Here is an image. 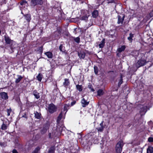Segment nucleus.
<instances>
[{"label": "nucleus", "instance_id": "1", "mask_svg": "<svg viewBox=\"0 0 153 153\" xmlns=\"http://www.w3.org/2000/svg\"><path fill=\"white\" fill-rule=\"evenodd\" d=\"M148 62L146 61L145 59V56L143 55L137 61L136 64V66L137 68H138L140 67L145 65Z\"/></svg>", "mask_w": 153, "mask_h": 153}, {"label": "nucleus", "instance_id": "2", "mask_svg": "<svg viewBox=\"0 0 153 153\" xmlns=\"http://www.w3.org/2000/svg\"><path fill=\"white\" fill-rule=\"evenodd\" d=\"M123 145V141L121 140L118 142L116 145L115 149L116 153H121V152Z\"/></svg>", "mask_w": 153, "mask_h": 153}, {"label": "nucleus", "instance_id": "3", "mask_svg": "<svg viewBox=\"0 0 153 153\" xmlns=\"http://www.w3.org/2000/svg\"><path fill=\"white\" fill-rule=\"evenodd\" d=\"M48 111L51 114H53L56 111L57 107L53 103H51L49 105L48 107Z\"/></svg>", "mask_w": 153, "mask_h": 153}, {"label": "nucleus", "instance_id": "4", "mask_svg": "<svg viewBox=\"0 0 153 153\" xmlns=\"http://www.w3.org/2000/svg\"><path fill=\"white\" fill-rule=\"evenodd\" d=\"M43 4V0H31V5L35 6L36 5H42Z\"/></svg>", "mask_w": 153, "mask_h": 153}, {"label": "nucleus", "instance_id": "5", "mask_svg": "<svg viewBox=\"0 0 153 153\" xmlns=\"http://www.w3.org/2000/svg\"><path fill=\"white\" fill-rule=\"evenodd\" d=\"M140 110L139 113L141 116L144 115L147 111V107L142 105H140Z\"/></svg>", "mask_w": 153, "mask_h": 153}, {"label": "nucleus", "instance_id": "6", "mask_svg": "<svg viewBox=\"0 0 153 153\" xmlns=\"http://www.w3.org/2000/svg\"><path fill=\"white\" fill-rule=\"evenodd\" d=\"M125 17V15L124 14H120L118 16V21L117 23L118 24H123L124 19Z\"/></svg>", "mask_w": 153, "mask_h": 153}, {"label": "nucleus", "instance_id": "7", "mask_svg": "<svg viewBox=\"0 0 153 153\" xmlns=\"http://www.w3.org/2000/svg\"><path fill=\"white\" fill-rule=\"evenodd\" d=\"M103 121H102L101 123L100 124L99 126L96 128L98 131L102 132L103 131L104 128L105 126V125H103Z\"/></svg>", "mask_w": 153, "mask_h": 153}, {"label": "nucleus", "instance_id": "8", "mask_svg": "<svg viewBox=\"0 0 153 153\" xmlns=\"http://www.w3.org/2000/svg\"><path fill=\"white\" fill-rule=\"evenodd\" d=\"M5 41L6 45H10L14 42L13 40H11L8 36H4Z\"/></svg>", "mask_w": 153, "mask_h": 153}, {"label": "nucleus", "instance_id": "9", "mask_svg": "<svg viewBox=\"0 0 153 153\" xmlns=\"http://www.w3.org/2000/svg\"><path fill=\"white\" fill-rule=\"evenodd\" d=\"M49 125L47 124H45L41 131V133L42 134H44L49 129Z\"/></svg>", "mask_w": 153, "mask_h": 153}, {"label": "nucleus", "instance_id": "10", "mask_svg": "<svg viewBox=\"0 0 153 153\" xmlns=\"http://www.w3.org/2000/svg\"><path fill=\"white\" fill-rule=\"evenodd\" d=\"M78 56L80 59H84L85 56V53L83 51H80L78 52Z\"/></svg>", "mask_w": 153, "mask_h": 153}, {"label": "nucleus", "instance_id": "11", "mask_svg": "<svg viewBox=\"0 0 153 153\" xmlns=\"http://www.w3.org/2000/svg\"><path fill=\"white\" fill-rule=\"evenodd\" d=\"M0 95L1 98L4 100H7L8 98V96L7 94L5 92H2L0 93Z\"/></svg>", "mask_w": 153, "mask_h": 153}, {"label": "nucleus", "instance_id": "12", "mask_svg": "<svg viewBox=\"0 0 153 153\" xmlns=\"http://www.w3.org/2000/svg\"><path fill=\"white\" fill-rule=\"evenodd\" d=\"M81 103L82 107H85L88 105L89 102H87L84 98H83L82 100Z\"/></svg>", "mask_w": 153, "mask_h": 153}, {"label": "nucleus", "instance_id": "13", "mask_svg": "<svg viewBox=\"0 0 153 153\" xmlns=\"http://www.w3.org/2000/svg\"><path fill=\"white\" fill-rule=\"evenodd\" d=\"M90 15L88 14H85L82 16L80 18V20L84 21L85 22H87L88 21V19Z\"/></svg>", "mask_w": 153, "mask_h": 153}, {"label": "nucleus", "instance_id": "14", "mask_svg": "<svg viewBox=\"0 0 153 153\" xmlns=\"http://www.w3.org/2000/svg\"><path fill=\"white\" fill-rule=\"evenodd\" d=\"M34 117L36 118L39 120L41 119L42 115L40 112L39 113L37 111H34Z\"/></svg>", "mask_w": 153, "mask_h": 153}, {"label": "nucleus", "instance_id": "15", "mask_svg": "<svg viewBox=\"0 0 153 153\" xmlns=\"http://www.w3.org/2000/svg\"><path fill=\"white\" fill-rule=\"evenodd\" d=\"M24 16L25 17V19L29 23L31 20V16L30 14H26L24 15Z\"/></svg>", "mask_w": 153, "mask_h": 153}, {"label": "nucleus", "instance_id": "16", "mask_svg": "<svg viewBox=\"0 0 153 153\" xmlns=\"http://www.w3.org/2000/svg\"><path fill=\"white\" fill-rule=\"evenodd\" d=\"M64 114V113H63L62 111H61V112L60 113L56 121L57 123H58L59 122L61 119L62 118H64V119L65 118V117H63V114Z\"/></svg>", "mask_w": 153, "mask_h": 153}, {"label": "nucleus", "instance_id": "17", "mask_svg": "<svg viewBox=\"0 0 153 153\" xmlns=\"http://www.w3.org/2000/svg\"><path fill=\"white\" fill-rule=\"evenodd\" d=\"M33 94L36 99H38L40 98L39 93L37 92L36 90H34L33 91Z\"/></svg>", "mask_w": 153, "mask_h": 153}, {"label": "nucleus", "instance_id": "18", "mask_svg": "<svg viewBox=\"0 0 153 153\" xmlns=\"http://www.w3.org/2000/svg\"><path fill=\"white\" fill-rule=\"evenodd\" d=\"M13 43V44L11 43L10 45H10V48L12 51H11V53L13 52V50L14 49H15L16 47V45L15 42L14 41Z\"/></svg>", "mask_w": 153, "mask_h": 153}, {"label": "nucleus", "instance_id": "19", "mask_svg": "<svg viewBox=\"0 0 153 153\" xmlns=\"http://www.w3.org/2000/svg\"><path fill=\"white\" fill-rule=\"evenodd\" d=\"M92 15L93 17L96 18L98 15V12L97 10H94L92 13Z\"/></svg>", "mask_w": 153, "mask_h": 153}, {"label": "nucleus", "instance_id": "20", "mask_svg": "<svg viewBox=\"0 0 153 153\" xmlns=\"http://www.w3.org/2000/svg\"><path fill=\"white\" fill-rule=\"evenodd\" d=\"M70 106V105L69 104H65V105L64 106V110L63 111H65V112L64 114V115L65 116V115L68 109V108Z\"/></svg>", "mask_w": 153, "mask_h": 153}, {"label": "nucleus", "instance_id": "21", "mask_svg": "<svg viewBox=\"0 0 153 153\" xmlns=\"http://www.w3.org/2000/svg\"><path fill=\"white\" fill-rule=\"evenodd\" d=\"M105 39H103L102 41L100 42V43L99 44L98 46L100 48H102L105 45Z\"/></svg>", "mask_w": 153, "mask_h": 153}, {"label": "nucleus", "instance_id": "22", "mask_svg": "<svg viewBox=\"0 0 153 153\" xmlns=\"http://www.w3.org/2000/svg\"><path fill=\"white\" fill-rule=\"evenodd\" d=\"M59 49L60 51L62 53H65L66 51L65 47L63 46L62 44H60Z\"/></svg>", "mask_w": 153, "mask_h": 153}, {"label": "nucleus", "instance_id": "23", "mask_svg": "<svg viewBox=\"0 0 153 153\" xmlns=\"http://www.w3.org/2000/svg\"><path fill=\"white\" fill-rule=\"evenodd\" d=\"M64 80L65 82H63V85L65 87H66L69 85L70 82L68 79H65Z\"/></svg>", "mask_w": 153, "mask_h": 153}, {"label": "nucleus", "instance_id": "24", "mask_svg": "<svg viewBox=\"0 0 153 153\" xmlns=\"http://www.w3.org/2000/svg\"><path fill=\"white\" fill-rule=\"evenodd\" d=\"M147 153H153V147L149 146L147 149Z\"/></svg>", "mask_w": 153, "mask_h": 153}, {"label": "nucleus", "instance_id": "25", "mask_svg": "<svg viewBox=\"0 0 153 153\" xmlns=\"http://www.w3.org/2000/svg\"><path fill=\"white\" fill-rule=\"evenodd\" d=\"M17 76L18 78L16 79L15 81L16 84L19 83L23 78V77L21 75H17Z\"/></svg>", "mask_w": 153, "mask_h": 153}, {"label": "nucleus", "instance_id": "26", "mask_svg": "<svg viewBox=\"0 0 153 153\" xmlns=\"http://www.w3.org/2000/svg\"><path fill=\"white\" fill-rule=\"evenodd\" d=\"M45 54L49 58H52L53 57V55L51 52H46L45 53Z\"/></svg>", "mask_w": 153, "mask_h": 153}, {"label": "nucleus", "instance_id": "27", "mask_svg": "<svg viewBox=\"0 0 153 153\" xmlns=\"http://www.w3.org/2000/svg\"><path fill=\"white\" fill-rule=\"evenodd\" d=\"M134 36V34L132 33L131 32L129 33V36L127 38L128 40L130 42H131L133 40L132 38Z\"/></svg>", "mask_w": 153, "mask_h": 153}, {"label": "nucleus", "instance_id": "28", "mask_svg": "<svg viewBox=\"0 0 153 153\" xmlns=\"http://www.w3.org/2000/svg\"><path fill=\"white\" fill-rule=\"evenodd\" d=\"M55 149L54 146H51L49 150L48 153H54Z\"/></svg>", "mask_w": 153, "mask_h": 153}, {"label": "nucleus", "instance_id": "29", "mask_svg": "<svg viewBox=\"0 0 153 153\" xmlns=\"http://www.w3.org/2000/svg\"><path fill=\"white\" fill-rule=\"evenodd\" d=\"M126 48V47L125 45H123L121 46L120 48L118 49V52L120 53L124 51Z\"/></svg>", "mask_w": 153, "mask_h": 153}, {"label": "nucleus", "instance_id": "30", "mask_svg": "<svg viewBox=\"0 0 153 153\" xmlns=\"http://www.w3.org/2000/svg\"><path fill=\"white\" fill-rule=\"evenodd\" d=\"M123 82V77L122 75H121L120 76V79L119 81L118 85V88H120V85Z\"/></svg>", "mask_w": 153, "mask_h": 153}, {"label": "nucleus", "instance_id": "31", "mask_svg": "<svg viewBox=\"0 0 153 153\" xmlns=\"http://www.w3.org/2000/svg\"><path fill=\"white\" fill-rule=\"evenodd\" d=\"M76 87L77 90L79 91H81L82 90V87L81 85H76Z\"/></svg>", "mask_w": 153, "mask_h": 153}, {"label": "nucleus", "instance_id": "32", "mask_svg": "<svg viewBox=\"0 0 153 153\" xmlns=\"http://www.w3.org/2000/svg\"><path fill=\"white\" fill-rule=\"evenodd\" d=\"M115 33V31L114 30H111L110 31L108 32V35L111 36L112 37H113V36H114Z\"/></svg>", "mask_w": 153, "mask_h": 153}, {"label": "nucleus", "instance_id": "33", "mask_svg": "<svg viewBox=\"0 0 153 153\" xmlns=\"http://www.w3.org/2000/svg\"><path fill=\"white\" fill-rule=\"evenodd\" d=\"M97 95L99 96L102 95L104 94L103 90L102 89H99L97 91Z\"/></svg>", "mask_w": 153, "mask_h": 153}, {"label": "nucleus", "instance_id": "34", "mask_svg": "<svg viewBox=\"0 0 153 153\" xmlns=\"http://www.w3.org/2000/svg\"><path fill=\"white\" fill-rule=\"evenodd\" d=\"M113 73V74H111V77H112V79H114L115 77H116L117 75L116 74V73L114 72V71H110L109 72V73Z\"/></svg>", "mask_w": 153, "mask_h": 153}, {"label": "nucleus", "instance_id": "35", "mask_svg": "<svg viewBox=\"0 0 153 153\" xmlns=\"http://www.w3.org/2000/svg\"><path fill=\"white\" fill-rule=\"evenodd\" d=\"M63 129V127L60 126H58L57 127V131L61 133Z\"/></svg>", "mask_w": 153, "mask_h": 153}, {"label": "nucleus", "instance_id": "36", "mask_svg": "<svg viewBox=\"0 0 153 153\" xmlns=\"http://www.w3.org/2000/svg\"><path fill=\"white\" fill-rule=\"evenodd\" d=\"M40 150V148L38 146L31 153H38Z\"/></svg>", "mask_w": 153, "mask_h": 153}, {"label": "nucleus", "instance_id": "37", "mask_svg": "<svg viewBox=\"0 0 153 153\" xmlns=\"http://www.w3.org/2000/svg\"><path fill=\"white\" fill-rule=\"evenodd\" d=\"M42 77V75L40 74H39L37 76V79L39 81H41Z\"/></svg>", "mask_w": 153, "mask_h": 153}, {"label": "nucleus", "instance_id": "38", "mask_svg": "<svg viewBox=\"0 0 153 153\" xmlns=\"http://www.w3.org/2000/svg\"><path fill=\"white\" fill-rule=\"evenodd\" d=\"M94 72L96 75H98V69L97 66H94Z\"/></svg>", "mask_w": 153, "mask_h": 153}, {"label": "nucleus", "instance_id": "39", "mask_svg": "<svg viewBox=\"0 0 153 153\" xmlns=\"http://www.w3.org/2000/svg\"><path fill=\"white\" fill-rule=\"evenodd\" d=\"M1 129L3 130H5L7 128V125L4 124L3 123L1 126Z\"/></svg>", "mask_w": 153, "mask_h": 153}, {"label": "nucleus", "instance_id": "40", "mask_svg": "<svg viewBox=\"0 0 153 153\" xmlns=\"http://www.w3.org/2000/svg\"><path fill=\"white\" fill-rule=\"evenodd\" d=\"M26 104L27 106L29 107H31L33 106L32 102H29L28 100H27V101L26 103Z\"/></svg>", "mask_w": 153, "mask_h": 153}, {"label": "nucleus", "instance_id": "41", "mask_svg": "<svg viewBox=\"0 0 153 153\" xmlns=\"http://www.w3.org/2000/svg\"><path fill=\"white\" fill-rule=\"evenodd\" d=\"M43 46H41L39 48L38 51L39 52L42 53L43 52Z\"/></svg>", "mask_w": 153, "mask_h": 153}, {"label": "nucleus", "instance_id": "42", "mask_svg": "<svg viewBox=\"0 0 153 153\" xmlns=\"http://www.w3.org/2000/svg\"><path fill=\"white\" fill-rule=\"evenodd\" d=\"M80 38L79 37H77L74 39V41L78 43L80 42Z\"/></svg>", "mask_w": 153, "mask_h": 153}, {"label": "nucleus", "instance_id": "43", "mask_svg": "<svg viewBox=\"0 0 153 153\" xmlns=\"http://www.w3.org/2000/svg\"><path fill=\"white\" fill-rule=\"evenodd\" d=\"M148 141L150 143L153 142V137H149L148 138Z\"/></svg>", "mask_w": 153, "mask_h": 153}, {"label": "nucleus", "instance_id": "44", "mask_svg": "<svg viewBox=\"0 0 153 153\" xmlns=\"http://www.w3.org/2000/svg\"><path fill=\"white\" fill-rule=\"evenodd\" d=\"M129 105V106L130 107V108H128V106L127 107V109H129V111H132V108L133 107V105L132 104H130Z\"/></svg>", "mask_w": 153, "mask_h": 153}, {"label": "nucleus", "instance_id": "45", "mask_svg": "<svg viewBox=\"0 0 153 153\" xmlns=\"http://www.w3.org/2000/svg\"><path fill=\"white\" fill-rule=\"evenodd\" d=\"M12 111L11 109L10 108L9 109H7V116H9L10 115V113Z\"/></svg>", "mask_w": 153, "mask_h": 153}, {"label": "nucleus", "instance_id": "46", "mask_svg": "<svg viewBox=\"0 0 153 153\" xmlns=\"http://www.w3.org/2000/svg\"><path fill=\"white\" fill-rule=\"evenodd\" d=\"M27 3V1L25 0H23L21 2H20V4L21 5L23 6L24 4H25V3Z\"/></svg>", "mask_w": 153, "mask_h": 153}, {"label": "nucleus", "instance_id": "47", "mask_svg": "<svg viewBox=\"0 0 153 153\" xmlns=\"http://www.w3.org/2000/svg\"><path fill=\"white\" fill-rule=\"evenodd\" d=\"M108 1V3H115V1L116 0H107Z\"/></svg>", "mask_w": 153, "mask_h": 153}, {"label": "nucleus", "instance_id": "48", "mask_svg": "<svg viewBox=\"0 0 153 153\" xmlns=\"http://www.w3.org/2000/svg\"><path fill=\"white\" fill-rule=\"evenodd\" d=\"M76 101L75 100H74L73 102H72L71 104V106H72L75 105L76 103Z\"/></svg>", "mask_w": 153, "mask_h": 153}, {"label": "nucleus", "instance_id": "49", "mask_svg": "<svg viewBox=\"0 0 153 153\" xmlns=\"http://www.w3.org/2000/svg\"><path fill=\"white\" fill-rule=\"evenodd\" d=\"M150 16L151 17H153V10L151 12L149 13Z\"/></svg>", "mask_w": 153, "mask_h": 153}, {"label": "nucleus", "instance_id": "50", "mask_svg": "<svg viewBox=\"0 0 153 153\" xmlns=\"http://www.w3.org/2000/svg\"><path fill=\"white\" fill-rule=\"evenodd\" d=\"M22 117L25 118L26 119L27 118V115L25 113L23 115H22Z\"/></svg>", "mask_w": 153, "mask_h": 153}, {"label": "nucleus", "instance_id": "51", "mask_svg": "<svg viewBox=\"0 0 153 153\" xmlns=\"http://www.w3.org/2000/svg\"><path fill=\"white\" fill-rule=\"evenodd\" d=\"M12 153H18V152L16 149H14L12 151Z\"/></svg>", "mask_w": 153, "mask_h": 153}, {"label": "nucleus", "instance_id": "52", "mask_svg": "<svg viewBox=\"0 0 153 153\" xmlns=\"http://www.w3.org/2000/svg\"><path fill=\"white\" fill-rule=\"evenodd\" d=\"M48 136L49 138L50 139H51L52 138V136L51 133H49L48 134Z\"/></svg>", "mask_w": 153, "mask_h": 153}, {"label": "nucleus", "instance_id": "53", "mask_svg": "<svg viewBox=\"0 0 153 153\" xmlns=\"http://www.w3.org/2000/svg\"><path fill=\"white\" fill-rule=\"evenodd\" d=\"M89 87L91 89V91H94V90L93 88H91V85L89 86Z\"/></svg>", "mask_w": 153, "mask_h": 153}, {"label": "nucleus", "instance_id": "54", "mask_svg": "<svg viewBox=\"0 0 153 153\" xmlns=\"http://www.w3.org/2000/svg\"><path fill=\"white\" fill-rule=\"evenodd\" d=\"M85 51H86V52L87 53H88L89 54H91V52H90L89 51H88L87 50H85Z\"/></svg>", "mask_w": 153, "mask_h": 153}, {"label": "nucleus", "instance_id": "55", "mask_svg": "<svg viewBox=\"0 0 153 153\" xmlns=\"http://www.w3.org/2000/svg\"><path fill=\"white\" fill-rule=\"evenodd\" d=\"M88 28V27H84V30L85 31Z\"/></svg>", "mask_w": 153, "mask_h": 153}, {"label": "nucleus", "instance_id": "56", "mask_svg": "<svg viewBox=\"0 0 153 153\" xmlns=\"http://www.w3.org/2000/svg\"><path fill=\"white\" fill-rule=\"evenodd\" d=\"M32 142H33V141H32V140H30V141L29 142V143H31Z\"/></svg>", "mask_w": 153, "mask_h": 153}, {"label": "nucleus", "instance_id": "57", "mask_svg": "<svg viewBox=\"0 0 153 153\" xmlns=\"http://www.w3.org/2000/svg\"><path fill=\"white\" fill-rule=\"evenodd\" d=\"M18 99L19 100V101H20V99L19 98V97L18 98Z\"/></svg>", "mask_w": 153, "mask_h": 153}, {"label": "nucleus", "instance_id": "58", "mask_svg": "<svg viewBox=\"0 0 153 153\" xmlns=\"http://www.w3.org/2000/svg\"><path fill=\"white\" fill-rule=\"evenodd\" d=\"M33 145H31L30 146H29V147H32V146H33Z\"/></svg>", "mask_w": 153, "mask_h": 153}, {"label": "nucleus", "instance_id": "59", "mask_svg": "<svg viewBox=\"0 0 153 153\" xmlns=\"http://www.w3.org/2000/svg\"><path fill=\"white\" fill-rule=\"evenodd\" d=\"M1 30H0V35H1Z\"/></svg>", "mask_w": 153, "mask_h": 153}, {"label": "nucleus", "instance_id": "60", "mask_svg": "<svg viewBox=\"0 0 153 153\" xmlns=\"http://www.w3.org/2000/svg\"><path fill=\"white\" fill-rule=\"evenodd\" d=\"M80 113L81 114H82V111H80Z\"/></svg>", "mask_w": 153, "mask_h": 153}, {"label": "nucleus", "instance_id": "61", "mask_svg": "<svg viewBox=\"0 0 153 153\" xmlns=\"http://www.w3.org/2000/svg\"><path fill=\"white\" fill-rule=\"evenodd\" d=\"M21 13H22V14L23 15H24V14L22 12H21Z\"/></svg>", "mask_w": 153, "mask_h": 153}, {"label": "nucleus", "instance_id": "62", "mask_svg": "<svg viewBox=\"0 0 153 153\" xmlns=\"http://www.w3.org/2000/svg\"><path fill=\"white\" fill-rule=\"evenodd\" d=\"M0 145H1V143H0Z\"/></svg>", "mask_w": 153, "mask_h": 153}, {"label": "nucleus", "instance_id": "63", "mask_svg": "<svg viewBox=\"0 0 153 153\" xmlns=\"http://www.w3.org/2000/svg\"><path fill=\"white\" fill-rule=\"evenodd\" d=\"M3 153H6V152H3Z\"/></svg>", "mask_w": 153, "mask_h": 153}, {"label": "nucleus", "instance_id": "64", "mask_svg": "<svg viewBox=\"0 0 153 153\" xmlns=\"http://www.w3.org/2000/svg\"><path fill=\"white\" fill-rule=\"evenodd\" d=\"M122 153H124V152H123Z\"/></svg>", "mask_w": 153, "mask_h": 153}]
</instances>
